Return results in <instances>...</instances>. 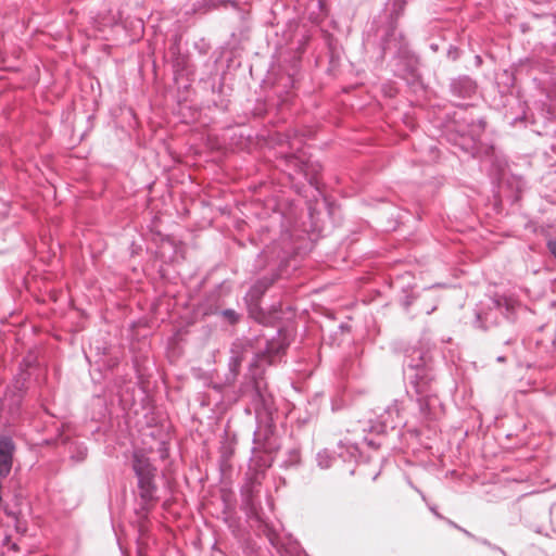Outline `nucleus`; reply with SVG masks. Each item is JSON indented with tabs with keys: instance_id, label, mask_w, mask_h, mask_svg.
Segmentation results:
<instances>
[{
	"instance_id": "1",
	"label": "nucleus",
	"mask_w": 556,
	"mask_h": 556,
	"mask_svg": "<svg viewBox=\"0 0 556 556\" xmlns=\"http://www.w3.org/2000/svg\"><path fill=\"white\" fill-rule=\"evenodd\" d=\"M403 367L419 418L422 421L439 420L444 415V405L438 395L437 372L430 353L413 349L405 355Z\"/></svg>"
},
{
	"instance_id": "2",
	"label": "nucleus",
	"mask_w": 556,
	"mask_h": 556,
	"mask_svg": "<svg viewBox=\"0 0 556 556\" xmlns=\"http://www.w3.org/2000/svg\"><path fill=\"white\" fill-rule=\"evenodd\" d=\"M408 0H388L386 10L389 11V21L377 29L380 58L390 55V66L393 74L414 84L419 79L418 58L410 50L405 36L397 30V21L403 14Z\"/></svg>"
},
{
	"instance_id": "3",
	"label": "nucleus",
	"mask_w": 556,
	"mask_h": 556,
	"mask_svg": "<svg viewBox=\"0 0 556 556\" xmlns=\"http://www.w3.org/2000/svg\"><path fill=\"white\" fill-rule=\"evenodd\" d=\"M289 346L287 336L278 329L276 336L266 339L265 346L254 353L249 365V382L241 384L239 395L248 397L257 417L273 413V397L267 392L264 375L266 368L281 362Z\"/></svg>"
},
{
	"instance_id": "4",
	"label": "nucleus",
	"mask_w": 556,
	"mask_h": 556,
	"mask_svg": "<svg viewBox=\"0 0 556 556\" xmlns=\"http://www.w3.org/2000/svg\"><path fill=\"white\" fill-rule=\"evenodd\" d=\"M521 308L522 305L516 298L496 293L477 304L472 326L488 331L504 324L508 330V337L503 340V344L509 348L517 342L518 333L515 324Z\"/></svg>"
},
{
	"instance_id": "5",
	"label": "nucleus",
	"mask_w": 556,
	"mask_h": 556,
	"mask_svg": "<svg viewBox=\"0 0 556 556\" xmlns=\"http://www.w3.org/2000/svg\"><path fill=\"white\" fill-rule=\"evenodd\" d=\"M132 470L137 478L139 501L135 507V514L139 522L147 521L150 513L160 501L159 486L156 484L157 468L142 453L132 455Z\"/></svg>"
},
{
	"instance_id": "6",
	"label": "nucleus",
	"mask_w": 556,
	"mask_h": 556,
	"mask_svg": "<svg viewBox=\"0 0 556 556\" xmlns=\"http://www.w3.org/2000/svg\"><path fill=\"white\" fill-rule=\"evenodd\" d=\"M290 256L283 252H276V247H267L256 257L254 262V271L267 270V274L258 278L250 288V294L253 299H260L267 289L279 278L290 275Z\"/></svg>"
},
{
	"instance_id": "7",
	"label": "nucleus",
	"mask_w": 556,
	"mask_h": 556,
	"mask_svg": "<svg viewBox=\"0 0 556 556\" xmlns=\"http://www.w3.org/2000/svg\"><path fill=\"white\" fill-rule=\"evenodd\" d=\"M551 507L546 503H539L535 501H525L520 505V520L536 533L544 534L552 539L549 533L543 532V525L541 521H545L551 518Z\"/></svg>"
},
{
	"instance_id": "8",
	"label": "nucleus",
	"mask_w": 556,
	"mask_h": 556,
	"mask_svg": "<svg viewBox=\"0 0 556 556\" xmlns=\"http://www.w3.org/2000/svg\"><path fill=\"white\" fill-rule=\"evenodd\" d=\"M286 164L288 167L293 168L296 174H301L317 191L320 189L319 175L323 166L317 161H312L305 156L304 152L298 151L286 155Z\"/></svg>"
},
{
	"instance_id": "9",
	"label": "nucleus",
	"mask_w": 556,
	"mask_h": 556,
	"mask_svg": "<svg viewBox=\"0 0 556 556\" xmlns=\"http://www.w3.org/2000/svg\"><path fill=\"white\" fill-rule=\"evenodd\" d=\"M456 127L457 136L453 139L454 144L467 153H473L485 129V121L481 117L470 118L466 125L457 124Z\"/></svg>"
},
{
	"instance_id": "10",
	"label": "nucleus",
	"mask_w": 556,
	"mask_h": 556,
	"mask_svg": "<svg viewBox=\"0 0 556 556\" xmlns=\"http://www.w3.org/2000/svg\"><path fill=\"white\" fill-rule=\"evenodd\" d=\"M261 484L251 480L241 489L242 509L250 519L264 522L263 509L260 501Z\"/></svg>"
},
{
	"instance_id": "11",
	"label": "nucleus",
	"mask_w": 556,
	"mask_h": 556,
	"mask_svg": "<svg viewBox=\"0 0 556 556\" xmlns=\"http://www.w3.org/2000/svg\"><path fill=\"white\" fill-rule=\"evenodd\" d=\"M401 409L399 401H394L391 405L387 406L378 416L376 422L370 426V432L381 435L387 433L389 430H394L404 426L405 421L401 415Z\"/></svg>"
},
{
	"instance_id": "12",
	"label": "nucleus",
	"mask_w": 556,
	"mask_h": 556,
	"mask_svg": "<svg viewBox=\"0 0 556 556\" xmlns=\"http://www.w3.org/2000/svg\"><path fill=\"white\" fill-rule=\"evenodd\" d=\"M448 90L456 99L470 100L477 94L478 85L470 76L459 75L450 80Z\"/></svg>"
},
{
	"instance_id": "13",
	"label": "nucleus",
	"mask_w": 556,
	"mask_h": 556,
	"mask_svg": "<svg viewBox=\"0 0 556 556\" xmlns=\"http://www.w3.org/2000/svg\"><path fill=\"white\" fill-rule=\"evenodd\" d=\"M231 295V287L226 282L216 286L206 296V314L213 315L227 305V298Z\"/></svg>"
},
{
	"instance_id": "14",
	"label": "nucleus",
	"mask_w": 556,
	"mask_h": 556,
	"mask_svg": "<svg viewBox=\"0 0 556 556\" xmlns=\"http://www.w3.org/2000/svg\"><path fill=\"white\" fill-rule=\"evenodd\" d=\"M244 359L243 349L241 345L233 344L230 349V356L228 359V372L225 375V383L232 384L235 383Z\"/></svg>"
},
{
	"instance_id": "15",
	"label": "nucleus",
	"mask_w": 556,
	"mask_h": 556,
	"mask_svg": "<svg viewBox=\"0 0 556 556\" xmlns=\"http://www.w3.org/2000/svg\"><path fill=\"white\" fill-rule=\"evenodd\" d=\"M337 454L344 463H357L361 457L358 445L349 440H340L338 442Z\"/></svg>"
},
{
	"instance_id": "16",
	"label": "nucleus",
	"mask_w": 556,
	"mask_h": 556,
	"mask_svg": "<svg viewBox=\"0 0 556 556\" xmlns=\"http://www.w3.org/2000/svg\"><path fill=\"white\" fill-rule=\"evenodd\" d=\"M214 315L218 317L222 324L230 326L239 324L242 318V314L232 308H227L226 306L218 309Z\"/></svg>"
},
{
	"instance_id": "17",
	"label": "nucleus",
	"mask_w": 556,
	"mask_h": 556,
	"mask_svg": "<svg viewBox=\"0 0 556 556\" xmlns=\"http://www.w3.org/2000/svg\"><path fill=\"white\" fill-rule=\"evenodd\" d=\"M301 463V453L298 448H290L286 453L285 459L281 462V467L289 469L298 467Z\"/></svg>"
},
{
	"instance_id": "18",
	"label": "nucleus",
	"mask_w": 556,
	"mask_h": 556,
	"mask_svg": "<svg viewBox=\"0 0 556 556\" xmlns=\"http://www.w3.org/2000/svg\"><path fill=\"white\" fill-rule=\"evenodd\" d=\"M336 457L331 455L328 448H324L316 454L317 466L320 469H328L332 466Z\"/></svg>"
},
{
	"instance_id": "19",
	"label": "nucleus",
	"mask_w": 556,
	"mask_h": 556,
	"mask_svg": "<svg viewBox=\"0 0 556 556\" xmlns=\"http://www.w3.org/2000/svg\"><path fill=\"white\" fill-rule=\"evenodd\" d=\"M15 504L11 505L9 503H4L3 501L0 503V507L3 508L5 515L8 517L14 518L15 520H18L20 516L22 515V508L18 505V501L21 500L18 496L14 497Z\"/></svg>"
},
{
	"instance_id": "20",
	"label": "nucleus",
	"mask_w": 556,
	"mask_h": 556,
	"mask_svg": "<svg viewBox=\"0 0 556 556\" xmlns=\"http://www.w3.org/2000/svg\"><path fill=\"white\" fill-rule=\"evenodd\" d=\"M88 455V448L83 443H76L73 446H71V459L75 460L76 463H81L86 459Z\"/></svg>"
},
{
	"instance_id": "21",
	"label": "nucleus",
	"mask_w": 556,
	"mask_h": 556,
	"mask_svg": "<svg viewBox=\"0 0 556 556\" xmlns=\"http://www.w3.org/2000/svg\"><path fill=\"white\" fill-rule=\"evenodd\" d=\"M281 556H308L298 544L278 549Z\"/></svg>"
},
{
	"instance_id": "22",
	"label": "nucleus",
	"mask_w": 556,
	"mask_h": 556,
	"mask_svg": "<svg viewBox=\"0 0 556 556\" xmlns=\"http://www.w3.org/2000/svg\"><path fill=\"white\" fill-rule=\"evenodd\" d=\"M476 541H477L478 543H480V544L484 545V546H488L490 549H492V551H495V552L500 553L502 556H507L506 552H505L502 547H500V546H497V545H495V544H492V543H491L489 540H486V539L479 538V539H476Z\"/></svg>"
},
{
	"instance_id": "23",
	"label": "nucleus",
	"mask_w": 556,
	"mask_h": 556,
	"mask_svg": "<svg viewBox=\"0 0 556 556\" xmlns=\"http://www.w3.org/2000/svg\"><path fill=\"white\" fill-rule=\"evenodd\" d=\"M462 54V51L458 47L454 46V45H450L448 46V49L446 51V56L451 60V61H456L459 59Z\"/></svg>"
},
{
	"instance_id": "24",
	"label": "nucleus",
	"mask_w": 556,
	"mask_h": 556,
	"mask_svg": "<svg viewBox=\"0 0 556 556\" xmlns=\"http://www.w3.org/2000/svg\"><path fill=\"white\" fill-rule=\"evenodd\" d=\"M364 442L374 450L379 448L382 444L380 439H368L366 437L364 438Z\"/></svg>"
},
{
	"instance_id": "25",
	"label": "nucleus",
	"mask_w": 556,
	"mask_h": 556,
	"mask_svg": "<svg viewBox=\"0 0 556 556\" xmlns=\"http://www.w3.org/2000/svg\"><path fill=\"white\" fill-rule=\"evenodd\" d=\"M15 389H17V392H14L13 393V397H12V401H13V404L15 406H20L21 402H22V393H21V388L18 387H15Z\"/></svg>"
},
{
	"instance_id": "26",
	"label": "nucleus",
	"mask_w": 556,
	"mask_h": 556,
	"mask_svg": "<svg viewBox=\"0 0 556 556\" xmlns=\"http://www.w3.org/2000/svg\"><path fill=\"white\" fill-rule=\"evenodd\" d=\"M547 249L549 253L556 258V240H548Z\"/></svg>"
},
{
	"instance_id": "27",
	"label": "nucleus",
	"mask_w": 556,
	"mask_h": 556,
	"mask_svg": "<svg viewBox=\"0 0 556 556\" xmlns=\"http://www.w3.org/2000/svg\"><path fill=\"white\" fill-rule=\"evenodd\" d=\"M429 509L431 510V513L438 518V519H445V517H443L434 506H429Z\"/></svg>"
},
{
	"instance_id": "28",
	"label": "nucleus",
	"mask_w": 556,
	"mask_h": 556,
	"mask_svg": "<svg viewBox=\"0 0 556 556\" xmlns=\"http://www.w3.org/2000/svg\"><path fill=\"white\" fill-rule=\"evenodd\" d=\"M408 484L412 489H414L416 492H418L424 501H426V495L416 486L414 483L409 480Z\"/></svg>"
},
{
	"instance_id": "29",
	"label": "nucleus",
	"mask_w": 556,
	"mask_h": 556,
	"mask_svg": "<svg viewBox=\"0 0 556 556\" xmlns=\"http://www.w3.org/2000/svg\"><path fill=\"white\" fill-rule=\"evenodd\" d=\"M429 48L433 51V52H438L440 50V45L438 42H430L429 43Z\"/></svg>"
},
{
	"instance_id": "30",
	"label": "nucleus",
	"mask_w": 556,
	"mask_h": 556,
	"mask_svg": "<svg viewBox=\"0 0 556 556\" xmlns=\"http://www.w3.org/2000/svg\"><path fill=\"white\" fill-rule=\"evenodd\" d=\"M459 531H462L465 535H467V536H468V538H470V539H473V540L478 539V538H477V536H475L472 533H470L468 530H466V529H464V528H462V527H460Z\"/></svg>"
},
{
	"instance_id": "31",
	"label": "nucleus",
	"mask_w": 556,
	"mask_h": 556,
	"mask_svg": "<svg viewBox=\"0 0 556 556\" xmlns=\"http://www.w3.org/2000/svg\"><path fill=\"white\" fill-rule=\"evenodd\" d=\"M444 520H445V521H446L451 527H453V528H455V529H457V530H459V529H460V526L456 525L454 521H452V520H450V519H447V518H445Z\"/></svg>"
},
{
	"instance_id": "32",
	"label": "nucleus",
	"mask_w": 556,
	"mask_h": 556,
	"mask_svg": "<svg viewBox=\"0 0 556 556\" xmlns=\"http://www.w3.org/2000/svg\"><path fill=\"white\" fill-rule=\"evenodd\" d=\"M496 361H497L498 363H503V362H505V361H506V357H505L504 355H500V356H497V357H496Z\"/></svg>"
},
{
	"instance_id": "33",
	"label": "nucleus",
	"mask_w": 556,
	"mask_h": 556,
	"mask_svg": "<svg viewBox=\"0 0 556 556\" xmlns=\"http://www.w3.org/2000/svg\"><path fill=\"white\" fill-rule=\"evenodd\" d=\"M250 314L258 321V323H263V319L260 317V316H254L253 315V312L250 311Z\"/></svg>"
},
{
	"instance_id": "34",
	"label": "nucleus",
	"mask_w": 556,
	"mask_h": 556,
	"mask_svg": "<svg viewBox=\"0 0 556 556\" xmlns=\"http://www.w3.org/2000/svg\"><path fill=\"white\" fill-rule=\"evenodd\" d=\"M349 472L351 476H353L355 473V468L353 467V468L349 469Z\"/></svg>"
},
{
	"instance_id": "35",
	"label": "nucleus",
	"mask_w": 556,
	"mask_h": 556,
	"mask_svg": "<svg viewBox=\"0 0 556 556\" xmlns=\"http://www.w3.org/2000/svg\"><path fill=\"white\" fill-rule=\"evenodd\" d=\"M10 392H11V390L9 389V390H8V392L4 394V401H7V400H8V396H9V394H10Z\"/></svg>"
},
{
	"instance_id": "36",
	"label": "nucleus",
	"mask_w": 556,
	"mask_h": 556,
	"mask_svg": "<svg viewBox=\"0 0 556 556\" xmlns=\"http://www.w3.org/2000/svg\"><path fill=\"white\" fill-rule=\"evenodd\" d=\"M476 62L479 63V64L481 63V58L479 55L476 56Z\"/></svg>"
},
{
	"instance_id": "37",
	"label": "nucleus",
	"mask_w": 556,
	"mask_h": 556,
	"mask_svg": "<svg viewBox=\"0 0 556 556\" xmlns=\"http://www.w3.org/2000/svg\"><path fill=\"white\" fill-rule=\"evenodd\" d=\"M435 309V306L431 307V309L427 311V314H431Z\"/></svg>"
},
{
	"instance_id": "38",
	"label": "nucleus",
	"mask_w": 556,
	"mask_h": 556,
	"mask_svg": "<svg viewBox=\"0 0 556 556\" xmlns=\"http://www.w3.org/2000/svg\"><path fill=\"white\" fill-rule=\"evenodd\" d=\"M269 541H270V543H271L273 545H276V543H275V541H274V538H271L270 535H269Z\"/></svg>"
},
{
	"instance_id": "39",
	"label": "nucleus",
	"mask_w": 556,
	"mask_h": 556,
	"mask_svg": "<svg viewBox=\"0 0 556 556\" xmlns=\"http://www.w3.org/2000/svg\"><path fill=\"white\" fill-rule=\"evenodd\" d=\"M553 533H555V534H556V530H555V529H553Z\"/></svg>"
}]
</instances>
